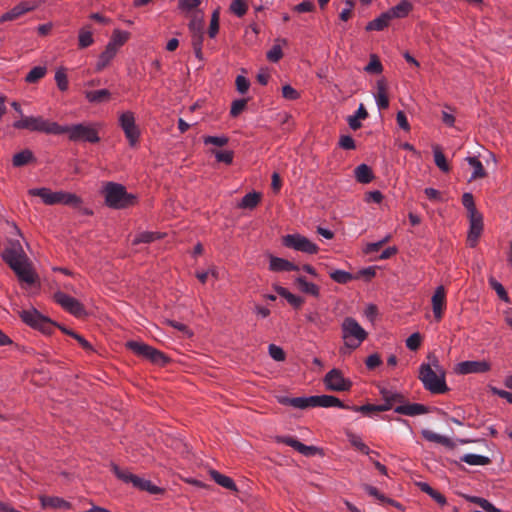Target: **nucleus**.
I'll return each mask as SVG.
<instances>
[{
	"mask_svg": "<svg viewBox=\"0 0 512 512\" xmlns=\"http://www.w3.org/2000/svg\"><path fill=\"white\" fill-rule=\"evenodd\" d=\"M2 258L16 273L20 281L27 284L35 282L34 273L19 241L11 242L10 247L4 250Z\"/></svg>",
	"mask_w": 512,
	"mask_h": 512,
	"instance_id": "nucleus-1",
	"label": "nucleus"
},
{
	"mask_svg": "<svg viewBox=\"0 0 512 512\" xmlns=\"http://www.w3.org/2000/svg\"><path fill=\"white\" fill-rule=\"evenodd\" d=\"M342 338L344 346L340 349V353L346 354L350 350L358 348L367 338V332L352 317H346L341 325Z\"/></svg>",
	"mask_w": 512,
	"mask_h": 512,
	"instance_id": "nucleus-2",
	"label": "nucleus"
},
{
	"mask_svg": "<svg viewBox=\"0 0 512 512\" xmlns=\"http://www.w3.org/2000/svg\"><path fill=\"white\" fill-rule=\"evenodd\" d=\"M105 202L114 209L127 208L135 203V196L127 193L121 184L109 182L104 188Z\"/></svg>",
	"mask_w": 512,
	"mask_h": 512,
	"instance_id": "nucleus-3",
	"label": "nucleus"
},
{
	"mask_svg": "<svg viewBox=\"0 0 512 512\" xmlns=\"http://www.w3.org/2000/svg\"><path fill=\"white\" fill-rule=\"evenodd\" d=\"M13 127L16 129H26L32 132H42L54 135H59L61 131L60 125L56 122H51L40 116H23L20 120L13 123Z\"/></svg>",
	"mask_w": 512,
	"mask_h": 512,
	"instance_id": "nucleus-4",
	"label": "nucleus"
},
{
	"mask_svg": "<svg viewBox=\"0 0 512 512\" xmlns=\"http://www.w3.org/2000/svg\"><path fill=\"white\" fill-rule=\"evenodd\" d=\"M29 193L33 196L40 197L47 205L62 203L76 207L81 203L80 198L75 194L62 191L53 192L48 188H34L31 189Z\"/></svg>",
	"mask_w": 512,
	"mask_h": 512,
	"instance_id": "nucleus-5",
	"label": "nucleus"
},
{
	"mask_svg": "<svg viewBox=\"0 0 512 512\" xmlns=\"http://www.w3.org/2000/svg\"><path fill=\"white\" fill-rule=\"evenodd\" d=\"M419 379L425 389L434 394H443L448 391L444 375H438L430 364H422L419 371Z\"/></svg>",
	"mask_w": 512,
	"mask_h": 512,
	"instance_id": "nucleus-6",
	"label": "nucleus"
},
{
	"mask_svg": "<svg viewBox=\"0 0 512 512\" xmlns=\"http://www.w3.org/2000/svg\"><path fill=\"white\" fill-rule=\"evenodd\" d=\"M60 130V134H68L71 141L97 143L100 140L97 130L90 124L60 126Z\"/></svg>",
	"mask_w": 512,
	"mask_h": 512,
	"instance_id": "nucleus-7",
	"label": "nucleus"
},
{
	"mask_svg": "<svg viewBox=\"0 0 512 512\" xmlns=\"http://www.w3.org/2000/svg\"><path fill=\"white\" fill-rule=\"evenodd\" d=\"M126 346L136 355L148 359L154 364L164 365L168 361V358L161 351L143 342L129 341Z\"/></svg>",
	"mask_w": 512,
	"mask_h": 512,
	"instance_id": "nucleus-8",
	"label": "nucleus"
},
{
	"mask_svg": "<svg viewBox=\"0 0 512 512\" xmlns=\"http://www.w3.org/2000/svg\"><path fill=\"white\" fill-rule=\"evenodd\" d=\"M20 317L27 325L45 334H51L56 326L54 322L40 314L36 309L23 310L20 312Z\"/></svg>",
	"mask_w": 512,
	"mask_h": 512,
	"instance_id": "nucleus-9",
	"label": "nucleus"
},
{
	"mask_svg": "<svg viewBox=\"0 0 512 512\" xmlns=\"http://www.w3.org/2000/svg\"><path fill=\"white\" fill-rule=\"evenodd\" d=\"M283 245L307 254H315L319 249L315 243L300 234H288L284 236Z\"/></svg>",
	"mask_w": 512,
	"mask_h": 512,
	"instance_id": "nucleus-10",
	"label": "nucleus"
},
{
	"mask_svg": "<svg viewBox=\"0 0 512 512\" xmlns=\"http://www.w3.org/2000/svg\"><path fill=\"white\" fill-rule=\"evenodd\" d=\"M53 297L56 303L75 317L81 318L86 315L84 306L77 299L62 291L55 292Z\"/></svg>",
	"mask_w": 512,
	"mask_h": 512,
	"instance_id": "nucleus-11",
	"label": "nucleus"
},
{
	"mask_svg": "<svg viewBox=\"0 0 512 512\" xmlns=\"http://www.w3.org/2000/svg\"><path fill=\"white\" fill-rule=\"evenodd\" d=\"M119 124L129 141L130 146H135L139 140L140 132L135 124V117L131 111L122 113L119 117Z\"/></svg>",
	"mask_w": 512,
	"mask_h": 512,
	"instance_id": "nucleus-12",
	"label": "nucleus"
},
{
	"mask_svg": "<svg viewBox=\"0 0 512 512\" xmlns=\"http://www.w3.org/2000/svg\"><path fill=\"white\" fill-rule=\"evenodd\" d=\"M324 383L326 388L331 391H348L351 387V382L345 379L339 369L330 370L325 378Z\"/></svg>",
	"mask_w": 512,
	"mask_h": 512,
	"instance_id": "nucleus-13",
	"label": "nucleus"
},
{
	"mask_svg": "<svg viewBox=\"0 0 512 512\" xmlns=\"http://www.w3.org/2000/svg\"><path fill=\"white\" fill-rule=\"evenodd\" d=\"M276 441L279 443H284V444L294 448L296 451H298L300 454H302L306 457L314 456L320 452L319 448H317L315 446L305 445V444L301 443L300 441H298L297 439L290 437V436H277Z\"/></svg>",
	"mask_w": 512,
	"mask_h": 512,
	"instance_id": "nucleus-14",
	"label": "nucleus"
},
{
	"mask_svg": "<svg viewBox=\"0 0 512 512\" xmlns=\"http://www.w3.org/2000/svg\"><path fill=\"white\" fill-rule=\"evenodd\" d=\"M469 217V232L467 236V243L470 247H475L478 243V239L483 231V217L482 214L471 215Z\"/></svg>",
	"mask_w": 512,
	"mask_h": 512,
	"instance_id": "nucleus-15",
	"label": "nucleus"
},
{
	"mask_svg": "<svg viewBox=\"0 0 512 512\" xmlns=\"http://www.w3.org/2000/svg\"><path fill=\"white\" fill-rule=\"evenodd\" d=\"M431 303L434 318L437 321H440L443 317L444 310L446 308V291L443 286H439L436 288L431 298Z\"/></svg>",
	"mask_w": 512,
	"mask_h": 512,
	"instance_id": "nucleus-16",
	"label": "nucleus"
},
{
	"mask_svg": "<svg viewBox=\"0 0 512 512\" xmlns=\"http://www.w3.org/2000/svg\"><path fill=\"white\" fill-rule=\"evenodd\" d=\"M280 402L284 405L292 406L298 409H306L310 407H319V395L310 397H283Z\"/></svg>",
	"mask_w": 512,
	"mask_h": 512,
	"instance_id": "nucleus-17",
	"label": "nucleus"
},
{
	"mask_svg": "<svg viewBox=\"0 0 512 512\" xmlns=\"http://www.w3.org/2000/svg\"><path fill=\"white\" fill-rule=\"evenodd\" d=\"M457 372L460 374L485 373L490 370L489 362L482 361H463L457 365Z\"/></svg>",
	"mask_w": 512,
	"mask_h": 512,
	"instance_id": "nucleus-18",
	"label": "nucleus"
},
{
	"mask_svg": "<svg viewBox=\"0 0 512 512\" xmlns=\"http://www.w3.org/2000/svg\"><path fill=\"white\" fill-rule=\"evenodd\" d=\"M394 411L398 414L407 415V416H416L420 414H425L428 412V407L423 404L418 403H403L402 405H397L394 408Z\"/></svg>",
	"mask_w": 512,
	"mask_h": 512,
	"instance_id": "nucleus-19",
	"label": "nucleus"
},
{
	"mask_svg": "<svg viewBox=\"0 0 512 512\" xmlns=\"http://www.w3.org/2000/svg\"><path fill=\"white\" fill-rule=\"evenodd\" d=\"M380 395L385 401V403L381 405L389 406V410L392 409L395 404L402 405L405 402V397L402 394L388 390L386 388H382L380 390Z\"/></svg>",
	"mask_w": 512,
	"mask_h": 512,
	"instance_id": "nucleus-20",
	"label": "nucleus"
},
{
	"mask_svg": "<svg viewBox=\"0 0 512 512\" xmlns=\"http://www.w3.org/2000/svg\"><path fill=\"white\" fill-rule=\"evenodd\" d=\"M269 268L272 271L281 272V271H297L299 267L294 263L285 260L283 258L270 256V264Z\"/></svg>",
	"mask_w": 512,
	"mask_h": 512,
	"instance_id": "nucleus-21",
	"label": "nucleus"
},
{
	"mask_svg": "<svg viewBox=\"0 0 512 512\" xmlns=\"http://www.w3.org/2000/svg\"><path fill=\"white\" fill-rule=\"evenodd\" d=\"M32 10V7L27 5L26 3H20L13 7L10 11L4 13L0 17V23L7 22V21H13L23 14L29 12Z\"/></svg>",
	"mask_w": 512,
	"mask_h": 512,
	"instance_id": "nucleus-22",
	"label": "nucleus"
},
{
	"mask_svg": "<svg viewBox=\"0 0 512 512\" xmlns=\"http://www.w3.org/2000/svg\"><path fill=\"white\" fill-rule=\"evenodd\" d=\"M295 284H296L297 288L299 289V291H301L302 293H305V294H308V295H311L314 297H319V295H320L319 286H317L314 283L308 282L306 280V278L303 276L297 277L295 279Z\"/></svg>",
	"mask_w": 512,
	"mask_h": 512,
	"instance_id": "nucleus-23",
	"label": "nucleus"
},
{
	"mask_svg": "<svg viewBox=\"0 0 512 512\" xmlns=\"http://www.w3.org/2000/svg\"><path fill=\"white\" fill-rule=\"evenodd\" d=\"M41 504L43 508H54V509H70L71 504L60 498V497H54V496H42L41 498Z\"/></svg>",
	"mask_w": 512,
	"mask_h": 512,
	"instance_id": "nucleus-24",
	"label": "nucleus"
},
{
	"mask_svg": "<svg viewBox=\"0 0 512 512\" xmlns=\"http://www.w3.org/2000/svg\"><path fill=\"white\" fill-rule=\"evenodd\" d=\"M117 51L113 48V44H107L105 50L99 56L96 64V70L101 71L108 66L110 61L115 57Z\"/></svg>",
	"mask_w": 512,
	"mask_h": 512,
	"instance_id": "nucleus-25",
	"label": "nucleus"
},
{
	"mask_svg": "<svg viewBox=\"0 0 512 512\" xmlns=\"http://www.w3.org/2000/svg\"><path fill=\"white\" fill-rule=\"evenodd\" d=\"M367 117L368 112L365 106L363 104H360L356 113L354 115L348 116L347 122L352 130H357L361 127L360 120H365Z\"/></svg>",
	"mask_w": 512,
	"mask_h": 512,
	"instance_id": "nucleus-26",
	"label": "nucleus"
},
{
	"mask_svg": "<svg viewBox=\"0 0 512 512\" xmlns=\"http://www.w3.org/2000/svg\"><path fill=\"white\" fill-rule=\"evenodd\" d=\"M412 9V5L410 2L403 0L396 6L392 7L390 10L386 11L387 14L390 15V19L394 18H403L405 17Z\"/></svg>",
	"mask_w": 512,
	"mask_h": 512,
	"instance_id": "nucleus-27",
	"label": "nucleus"
},
{
	"mask_svg": "<svg viewBox=\"0 0 512 512\" xmlns=\"http://www.w3.org/2000/svg\"><path fill=\"white\" fill-rule=\"evenodd\" d=\"M390 21H391L390 15L387 14V12H384L376 19L370 21L366 25V30L367 31H382L389 25Z\"/></svg>",
	"mask_w": 512,
	"mask_h": 512,
	"instance_id": "nucleus-28",
	"label": "nucleus"
},
{
	"mask_svg": "<svg viewBox=\"0 0 512 512\" xmlns=\"http://www.w3.org/2000/svg\"><path fill=\"white\" fill-rule=\"evenodd\" d=\"M133 487L142 490L147 491L151 494H158L161 492V489L151 483V481L140 478L139 476L135 475L134 479L132 481Z\"/></svg>",
	"mask_w": 512,
	"mask_h": 512,
	"instance_id": "nucleus-29",
	"label": "nucleus"
},
{
	"mask_svg": "<svg viewBox=\"0 0 512 512\" xmlns=\"http://www.w3.org/2000/svg\"><path fill=\"white\" fill-rule=\"evenodd\" d=\"M355 177L358 182L363 184L370 183L374 178L371 168L366 164H360L356 167Z\"/></svg>",
	"mask_w": 512,
	"mask_h": 512,
	"instance_id": "nucleus-30",
	"label": "nucleus"
},
{
	"mask_svg": "<svg viewBox=\"0 0 512 512\" xmlns=\"http://www.w3.org/2000/svg\"><path fill=\"white\" fill-rule=\"evenodd\" d=\"M110 92L107 89L86 91L85 97L91 103H102L110 99Z\"/></svg>",
	"mask_w": 512,
	"mask_h": 512,
	"instance_id": "nucleus-31",
	"label": "nucleus"
},
{
	"mask_svg": "<svg viewBox=\"0 0 512 512\" xmlns=\"http://www.w3.org/2000/svg\"><path fill=\"white\" fill-rule=\"evenodd\" d=\"M460 460L472 466H484L491 463L489 457L478 454H465Z\"/></svg>",
	"mask_w": 512,
	"mask_h": 512,
	"instance_id": "nucleus-32",
	"label": "nucleus"
},
{
	"mask_svg": "<svg viewBox=\"0 0 512 512\" xmlns=\"http://www.w3.org/2000/svg\"><path fill=\"white\" fill-rule=\"evenodd\" d=\"M466 160L473 169L470 181L483 178L486 176L485 169L477 157H467Z\"/></svg>",
	"mask_w": 512,
	"mask_h": 512,
	"instance_id": "nucleus-33",
	"label": "nucleus"
},
{
	"mask_svg": "<svg viewBox=\"0 0 512 512\" xmlns=\"http://www.w3.org/2000/svg\"><path fill=\"white\" fill-rule=\"evenodd\" d=\"M211 477L218 485H220L226 489L232 490V491L237 490L236 484L230 477L225 476L216 470L211 471Z\"/></svg>",
	"mask_w": 512,
	"mask_h": 512,
	"instance_id": "nucleus-34",
	"label": "nucleus"
},
{
	"mask_svg": "<svg viewBox=\"0 0 512 512\" xmlns=\"http://www.w3.org/2000/svg\"><path fill=\"white\" fill-rule=\"evenodd\" d=\"M319 407H339L342 409H348L340 399L331 395H319Z\"/></svg>",
	"mask_w": 512,
	"mask_h": 512,
	"instance_id": "nucleus-35",
	"label": "nucleus"
},
{
	"mask_svg": "<svg viewBox=\"0 0 512 512\" xmlns=\"http://www.w3.org/2000/svg\"><path fill=\"white\" fill-rule=\"evenodd\" d=\"M434 162L442 172H449L450 166L438 145L433 146Z\"/></svg>",
	"mask_w": 512,
	"mask_h": 512,
	"instance_id": "nucleus-36",
	"label": "nucleus"
},
{
	"mask_svg": "<svg viewBox=\"0 0 512 512\" xmlns=\"http://www.w3.org/2000/svg\"><path fill=\"white\" fill-rule=\"evenodd\" d=\"M188 28L190 32H199L203 31L204 28V14L202 11H196L191 16V20L188 24Z\"/></svg>",
	"mask_w": 512,
	"mask_h": 512,
	"instance_id": "nucleus-37",
	"label": "nucleus"
},
{
	"mask_svg": "<svg viewBox=\"0 0 512 512\" xmlns=\"http://www.w3.org/2000/svg\"><path fill=\"white\" fill-rule=\"evenodd\" d=\"M421 434L424 439H426L427 441H430V442L442 444L445 446H449L451 443L449 438L439 435V434H437L431 430H428V429H423L421 431Z\"/></svg>",
	"mask_w": 512,
	"mask_h": 512,
	"instance_id": "nucleus-38",
	"label": "nucleus"
},
{
	"mask_svg": "<svg viewBox=\"0 0 512 512\" xmlns=\"http://www.w3.org/2000/svg\"><path fill=\"white\" fill-rule=\"evenodd\" d=\"M163 236H164V234L159 233V232L145 231V232L139 233L136 236V238L133 240V243L134 244L151 243V242H154L157 239H161Z\"/></svg>",
	"mask_w": 512,
	"mask_h": 512,
	"instance_id": "nucleus-39",
	"label": "nucleus"
},
{
	"mask_svg": "<svg viewBox=\"0 0 512 512\" xmlns=\"http://www.w3.org/2000/svg\"><path fill=\"white\" fill-rule=\"evenodd\" d=\"M111 469L119 480H121L124 483L132 484L135 475L132 474L130 471L122 469L114 463H111Z\"/></svg>",
	"mask_w": 512,
	"mask_h": 512,
	"instance_id": "nucleus-40",
	"label": "nucleus"
},
{
	"mask_svg": "<svg viewBox=\"0 0 512 512\" xmlns=\"http://www.w3.org/2000/svg\"><path fill=\"white\" fill-rule=\"evenodd\" d=\"M33 153L30 150H23L13 156V165L16 167L24 166L33 160Z\"/></svg>",
	"mask_w": 512,
	"mask_h": 512,
	"instance_id": "nucleus-41",
	"label": "nucleus"
},
{
	"mask_svg": "<svg viewBox=\"0 0 512 512\" xmlns=\"http://www.w3.org/2000/svg\"><path fill=\"white\" fill-rule=\"evenodd\" d=\"M47 73L46 67L36 66L32 68L25 77V81L28 83H36L43 78Z\"/></svg>",
	"mask_w": 512,
	"mask_h": 512,
	"instance_id": "nucleus-42",
	"label": "nucleus"
},
{
	"mask_svg": "<svg viewBox=\"0 0 512 512\" xmlns=\"http://www.w3.org/2000/svg\"><path fill=\"white\" fill-rule=\"evenodd\" d=\"M260 198L261 196L257 192L248 193L242 198L240 207L253 209L258 205Z\"/></svg>",
	"mask_w": 512,
	"mask_h": 512,
	"instance_id": "nucleus-43",
	"label": "nucleus"
},
{
	"mask_svg": "<svg viewBox=\"0 0 512 512\" xmlns=\"http://www.w3.org/2000/svg\"><path fill=\"white\" fill-rule=\"evenodd\" d=\"M488 282H489V285L490 287L495 290V292L497 293L498 297L506 302V303H509L510 302V298L505 290V288L503 287V285L501 283H499L494 277H490L488 279Z\"/></svg>",
	"mask_w": 512,
	"mask_h": 512,
	"instance_id": "nucleus-44",
	"label": "nucleus"
},
{
	"mask_svg": "<svg viewBox=\"0 0 512 512\" xmlns=\"http://www.w3.org/2000/svg\"><path fill=\"white\" fill-rule=\"evenodd\" d=\"M219 21H220V9L217 8L211 15L210 25L208 29V35L210 38H215L219 32Z\"/></svg>",
	"mask_w": 512,
	"mask_h": 512,
	"instance_id": "nucleus-45",
	"label": "nucleus"
},
{
	"mask_svg": "<svg viewBox=\"0 0 512 512\" xmlns=\"http://www.w3.org/2000/svg\"><path fill=\"white\" fill-rule=\"evenodd\" d=\"M129 38V33L115 30L110 42L108 44H113V48L117 51L120 46H122Z\"/></svg>",
	"mask_w": 512,
	"mask_h": 512,
	"instance_id": "nucleus-46",
	"label": "nucleus"
},
{
	"mask_svg": "<svg viewBox=\"0 0 512 512\" xmlns=\"http://www.w3.org/2000/svg\"><path fill=\"white\" fill-rule=\"evenodd\" d=\"M354 411L362 412L365 415H371L375 412H383L389 410V406L366 404L359 407H353Z\"/></svg>",
	"mask_w": 512,
	"mask_h": 512,
	"instance_id": "nucleus-47",
	"label": "nucleus"
},
{
	"mask_svg": "<svg viewBox=\"0 0 512 512\" xmlns=\"http://www.w3.org/2000/svg\"><path fill=\"white\" fill-rule=\"evenodd\" d=\"M332 280L340 284H346L353 279L352 274L344 270H333L329 273Z\"/></svg>",
	"mask_w": 512,
	"mask_h": 512,
	"instance_id": "nucleus-48",
	"label": "nucleus"
},
{
	"mask_svg": "<svg viewBox=\"0 0 512 512\" xmlns=\"http://www.w3.org/2000/svg\"><path fill=\"white\" fill-rule=\"evenodd\" d=\"M94 42L92 32L86 28H83L79 32V47L87 48Z\"/></svg>",
	"mask_w": 512,
	"mask_h": 512,
	"instance_id": "nucleus-49",
	"label": "nucleus"
},
{
	"mask_svg": "<svg viewBox=\"0 0 512 512\" xmlns=\"http://www.w3.org/2000/svg\"><path fill=\"white\" fill-rule=\"evenodd\" d=\"M462 204L468 211V216L479 214L477 211L475 204H474V198L471 193H464L462 196Z\"/></svg>",
	"mask_w": 512,
	"mask_h": 512,
	"instance_id": "nucleus-50",
	"label": "nucleus"
},
{
	"mask_svg": "<svg viewBox=\"0 0 512 512\" xmlns=\"http://www.w3.org/2000/svg\"><path fill=\"white\" fill-rule=\"evenodd\" d=\"M247 5L243 0H233L230 5V10L238 17H243L247 12Z\"/></svg>",
	"mask_w": 512,
	"mask_h": 512,
	"instance_id": "nucleus-51",
	"label": "nucleus"
},
{
	"mask_svg": "<svg viewBox=\"0 0 512 512\" xmlns=\"http://www.w3.org/2000/svg\"><path fill=\"white\" fill-rule=\"evenodd\" d=\"M349 441L352 446H354L363 454L369 455L372 452L370 448L364 442H362V440L356 435H351L349 437Z\"/></svg>",
	"mask_w": 512,
	"mask_h": 512,
	"instance_id": "nucleus-52",
	"label": "nucleus"
},
{
	"mask_svg": "<svg viewBox=\"0 0 512 512\" xmlns=\"http://www.w3.org/2000/svg\"><path fill=\"white\" fill-rule=\"evenodd\" d=\"M382 64L376 56H372L370 62L365 67V71L368 73L379 74L382 72Z\"/></svg>",
	"mask_w": 512,
	"mask_h": 512,
	"instance_id": "nucleus-53",
	"label": "nucleus"
},
{
	"mask_svg": "<svg viewBox=\"0 0 512 512\" xmlns=\"http://www.w3.org/2000/svg\"><path fill=\"white\" fill-rule=\"evenodd\" d=\"M473 502L479 505L483 510L487 512H502L500 509L495 507L492 503L484 498L475 497Z\"/></svg>",
	"mask_w": 512,
	"mask_h": 512,
	"instance_id": "nucleus-54",
	"label": "nucleus"
},
{
	"mask_svg": "<svg viewBox=\"0 0 512 512\" xmlns=\"http://www.w3.org/2000/svg\"><path fill=\"white\" fill-rule=\"evenodd\" d=\"M247 100L246 99H238L233 101L231 105L230 114L232 117H237L246 107Z\"/></svg>",
	"mask_w": 512,
	"mask_h": 512,
	"instance_id": "nucleus-55",
	"label": "nucleus"
},
{
	"mask_svg": "<svg viewBox=\"0 0 512 512\" xmlns=\"http://www.w3.org/2000/svg\"><path fill=\"white\" fill-rule=\"evenodd\" d=\"M213 153L219 162L231 164L233 161V152L232 151L216 150V151H213Z\"/></svg>",
	"mask_w": 512,
	"mask_h": 512,
	"instance_id": "nucleus-56",
	"label": "nucleus"
},
{
	"mask_svg": "<svg viewBox=\"0 0 512 512\" xmlns=\"http://www.w3.org/2000/svg\"><path fill=\"white\" fill-rule=\"evenodd\" d=\"M269 355L276 361H283L285 359V353L283 349L274 344L269 345Z\"/></svg>",
	"mask_w": 512,
	"mask_h": 512,
	"instance_id": "nucleus-57",
	"label": "nucleus"
},
{
	"mask_svg": "<svg viewBox=\"0 0 512 512\" xmlns=\"http://www.w3.org/2000/svg\"><path fill=\"white\" fill-rule=\"evenodd\" d=\"M283 56L282 49L280 45H274L268 52L267 58L271 62H278Z\"/></svg>",
	"mask_w": 512,
	"mask_h": 512,
	"instance_id": "nucleus-58",
	"label": "nucleus"
},
{
	"mask_svg": "<svg viewBox=\"0 0 512 512\" xmlns=\"http://www.w3.org/2000/svg\"><path fill=\"white\" fill-rule=\"evenodd\" d=\"M200 0H179V8L183 11L190 12L200 5Z\"/></svg>",
	"mask_w": 512,
	"mask_h": 512,
	"instance_id": "nucleus-59",
	"label": "nucleus"
},
{
	"mask_svg": "<svg viewBox=\"0 0 512 512\" xmlns=\"http://www.w3.org/2000/svg\"><path fill=\"white\" fill-rule=\"evenodd\" d=\"M421 344V335L419 333H413L406 340V346L410 350H417Z\"/></svg>",
	"mask_w": 512,
	"mask_h": 512,
	"instance_id": "nucleus-60",
	"label": "nucleus"
},
{
	"mask_svg": "<svg viewBox=\"0 0 512 512\" xmlns=\"http://www.w3.org/2000/svg\"><path fill=\"white\" fill-rule=\"evenodd\" d=\"M55 81L57 83L58 88L61 91L67 90V88H68V80H67L66 74L63 71L58 70L56 72V74H55Z\"/></svg>",
	"mask_w": 512,
	"mask_h": 512,
	"instance_id": "nucleus-61",
	"label": "nucleus"
},
{
	"mask_svg": "<svg viewBox=\"0 0 512 512\" xmlns=\"http://www.w3.org/2000/svg\"><path fill=\"white\" fill-rule=\"evenodd\" d=\"M298 13L313 12L315 10V4L313 1H303L293 8Z\"/></svg>",
	"mask_w": 512,
	"mask_h": 512,
	"instance_id": "nucleus-62",
	"label": "nucleus"
},
{
	"mask_svg": "<svg viewBox=\"0 0 512 512\" xmlns=\"http://www.w3.org/2000/svg\"><path fill=\"white\" fill-rule=\"evenodd\" d=\"M381 363H382L381 357L377 353L369 355L365 361L367 368L370 370L375 369L376 367L381 365Z\"/></svg>",
	"mask_w": 512,
	"mask_h": 512,
	"instance_id": "nucleus-63",
	"label": "nucleus"
},
{
	"mask_svg": "<svg viewBox=\"0 0 512 512\" xmlns=\"http://www.w3.org/2000/svg\"><path fill=\"white\" fill-rule=\"evenodd\" d=\"M235 83H236V88H237L238 92H240L241 94L246 93L250 86L249 81L244 76H241V75H238L236 77Z\"/></svg>",
	"mask_w": 512,
	"mask_h": 512,
	"instance_id": "nucleus-64",
	"label": "nucleus"
}]
</instances>
